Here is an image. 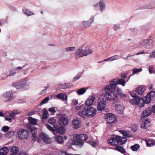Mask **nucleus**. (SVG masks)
<instances>
[{"instance_id": "f257e3e1", "label": "nucleus", "mask_w": 155, "mask_h": 155, "mask_svg": "<svg viewBox=\"0 0 155 155\" xmlns=\"http://www.w3.org/2000/svg\"><path fill=\"white\" fill-rule=\"evenodd\" d=\"M127 140L126 138L119 136H114L112 138L108 139L107 143L112 146H116L118 144L122 145L126 143Z\"/></svg>"}, {"instance_id": "f03ea898", "label": "nucleus", "mask_w": 155, "mask_h": 155, "mask_svg": "<svg viewBox=\"0 0 155 155\" xmlns=\"http://www.w3.org/2000/svg\"><path fill=\"white\" fill-rule=\"evenodd\" d=\"M127 140L126 138L119 136H114L112 138L108 139L107 143L112 146H116L118 144L122 145L126 143Z\"/></svg>"}, {"instance_id": "7ed1b4c3", "label": "nucleus", "mask_w": 155, "mask_h": 155, "mask_svg": "<svg viewBox=\"0 0 155 155\" xmlns=\"http://www.w3.org/2000/svg\"><path fill=\"white\" fill-rule=\"evenodd\" d=\"M105 93L104 94L103 97L106 100L109 101H113L116 100L117 95L114 90H106L104 89Z\"/></svg>"}, {"instance_id": "20e7f679", "label": "nucleus", "mask_w": 155, "mask_h": 155, "mask_svg": "<svg viewBox=\"0 0 155 155\" xmlns=\"http://www.w3.org/2000/svg\"><path fill=\"white\" fill-rule=\"evenodd\" d=\"M104 118L107 123L110 124L111 126H112V124L116 123L117 121L116 117L114 114L110 113L106 114Z\"/></svg>"}, {"instance_id": "39448f33", "label": "nucleus", "mask_w": 155, "mask_h": 155, "mask_svg": "<svg viewBox=\"0 0 155 155\" xmlns=\"http://www.w3.org/2000/svg\"><path fill=\"white\" fill-rule=\"evenodd\" d=\"M76 141L75 144L82 146L83 144V141L87 140V136L84 134H76L75 135Z\"/></svg>"}, {"instance_id": "423d86ee", "label": "nucleus", "mask_w": 155, "mask_h": 155, "mask_svg": "<svg viewBox=\"0 0 155 155\" xmlns=\"http://www.w3.org/2000/svg\"><path fill=\"white\" fill-rule=\"evenodd\" d=\"M107 102L102 97V96L98 99V104L97 106V110L99 111H102L104 110L105 107Z\"/></svg>"}, {"instance_id": "0eeeda50", "label": "nucleus", "mask_w": 155, "mask_h": 155, "mask_svg": "<svg viewBox=\"0 0 155 155\" xmlns=\"http://www.w3.org/2000/svg\"><path fill=\"white\" fill-rule=\"evenodd\" d=\"M85 44H84L82 46L80 47L76 51L74 54V57L76 60H77L79 58L85 56L84 48Z\"/></svg>"}, {"instance_id": "6e6552de", "label": "nucleus", "mask_w": 155, "mask_h": 155, "mask_svg": "<svg viewBox=\"0 0 155 155\" xmlns=\"http://www.w3.org/2000/svg\"><path fill=\"white\" fill-rule=\"evenodd\" d=\"M117 79L115 78L109 81V84L107 85L104 88L106 90H114L116 88L117 84Z\"/></svg>"}, {"instance_id": "1a4fd4ad", "label": "nucleus", "mask_w": 155, "mask_h": 155, "mask_svg": "<svg viewBox=\"0 0 155 155\" xmlns=\"http://www.w3.org/2000/svg\"><path fill=\"white\" fill-rule=\"evenodd\" d=\"M87 117H94L97 112L96 109L92 107H88L86 108Z\"/></svg>"}, {"instance_id": "9d476101", "label": "nucleus", "mask_w": 155, "mask_h": 155, "mask_svg": "<svg viewBox=\"0 0 155 155\" xmlns=\"http://www.w3.org/2000/svg\"><path fill=\"white\" fill-rule=\"evenodd\" d=\"M28 136V131L24 129H20L18 132V137L20 140L26 138Z\"/></svg>"}, {"instance_id": "9b49d317", "label": "nucleus", "mask_w": 155, "mask_h": 155, "mask_svg": "<svg viewBox=\"0 0 155 155\" xmlns=\"http://www.w3.org/2000/svg\"><path fill=\"white\" fill-rule=\"evenodd\" d=\"M153 42V41L151 39L142 40L140 42V46L147 48L148 46L152 45Z\"/></svg>"}, {"instance_id": "f8f14e48", "label": "nucleus", "mask_w": 155, "mask_h": 155, "mask_svg": "<svg viewBox=\"0 0 155 155\" xmlns=\"http://www.w3.org/2000/svg\"><path fill=\"white\" fill-rule=\"evenodd\" d=\"M3 95L4 97L8 98V99L5 101V103L9 102L13 99V93L11 91H8L4 92Z\"/></svg>"}, {"instance_id": "ddd939ff", "label": "nucleus", "mask_w": 155, "mask_h": 155, "mask_svg": "<svg viewBox=\"0 0 155 155\" xmlns=\"http://www.w3.org/2000/svg\"><path fill=\"white\" fill-rule=\"evenodd\" d=\"M84 106L83 105H82L79 106H76L75 107L76 110L79 109L81 108H82L84 109L83 110H80L78 113V114L80 116L83 117H85L86 116L87 117L86 109L85 110L84 109Z\"/></svg>"}, {"instance_id": "4468645a", "label": "nucleus", "mask_w": 155, "mask_h": 155, "mask_svg": "<svg viewBox=\"0 0 155 155\" xmlns=\"http://www.w3.org/2000/svg\"><path fill=\"white\" fill-rule=\"evenodd\" d=\"M39 137L41 139L46 143L48 144L51 142L50 138L45 134L43 133H41Z\"/></svg>"}, {"instance_id": "2eb2a0df", "label": "nucleus", "mask_w": 155, "mask_h": 155, "mask_svg": "<svg viewBox=\"0 0 155 155\" xmlns=\"http://www.w3.org/2000/svg\"><path fill=\"white\" fill-rule=\"evenodd\" d=\"M26 82L25 80H22L17 83H12L13 87L17 89H20L23 87L26 84Z\"/></svg>"}, {"instance_id": "dca6fc26", "label": "nucleus", "mask_w": 155, "mask_h": 155, "mask_svg": "<svg viewBox=\"0 0 155 155\" xmlns=\"http://www.w3.org/2000/svg\"><path fill=\"white\" fill-rule=\"evenodd\" d=\"M59 124L62 125H66L68 123V119L67 117H62L58 120Z\"/></svg>"}, {"instance_id": "f3484780", "label": "nucleus", "mask_w": 155, "mask_h": 155, "mask_svg": "<svg viewBox=\"0 0 155 155\" xmlns=\"http://www.w3.org/2000/svg\"><path fill=\"white\" fill-rule=\"evenodd\" d=\"M137 105H139L140 107H143L144 106V105L147 103L146 102V98L145 100L141 97H137L136 98Z\"/></svg>"}, {"instance_id": "a211bd4d", "label": "nucleus", "mask_w": 155, "mask_h": 155, "mask_svg": "<svg viewBox=\"0 0 155 155\" xmlns=\"http://www.w3.org/2000/svg\"><path fill=\"white\" fill-rule=\"evenodd\" d=\"M155 96V91H151L148 93L146 96L147 103H150L152 98Z\"/></svg>"}, {"instance_id": "6ab92c4d", "label": "nucleus", "mask_w": 155, "mask_h": 155, "mask_svg": "<svg viewBox=\"0 0 155 155\" xmlns=\"http://www.w3.org/2000/svg\"><path fill=\"white\" fill-rule=\"evenodd\" d=\"M72 124L74 128L78 129L81 125V122L79 119H74L72 121Z\"/></svg>"}, {"instance_id": "aec40b11", "label": "nucleus", "mask_w": 155, "mask_h": 155, "mask_svg": "<svg viewBox=\"0 0 155 155\" xmlns=\"http://www.w3.org/2000/svg\"><path fill=\"white\" fill-rule=\"evenodd\" d=\"M95 99V97L94 95H91L89 97L85 102V105L87 106L92 105Z\"/></svg>"}, {"instance_id": "412c9836", "label": "nucleus", "mask_w": 155, "mask_h": 155, "mask_svg": "<svg viewBox=\"0 0 155 155\" xmlns=\"http://www.w3.org/2000/svg\"><path fill=\"white\" fill-rule=\"evenodd\" d=\"M151 113V108L148 107L144 110L141 114V117L142 118L147 117L150 115Z\"/></svg>"}, {"instance_id": "4be33fe9", "label": "nucleus", "mask_w": 155, "mask_h": 155, "mask_svg": "<svg viewBox=\"0 0 155 155\" xmlns=\"http://www.w3.org/2000/svg\"><path fill=\"white\" fill-rule=\"evenodd\" d=\"M150 120L148 119H147L143 121L141 125V127L143 129H147L149 126L150 123Z\"/></svg>"}, {"instance_id": "5701e85b", "label": "nucleus", "mask_w": 155, "mask_h": 155, "mask_svg": "<svg viewBox=\"0 0 155 155\" xmlns=\"http://www.w3.org/2000/svg\"><path fill=\"white\" fill-rule=\"evenodd\" d=\"M124 108L122 105L117 104L115 107V110L119 114H122L123 113Z\"/></svg>"}, {"instance_id": "b1692460", "label": "nucleus", "mask_w": 155, "mask_h": 155, "mask_svg": "<svg viewBox=\"0 0 155 155\" xmlns=\"http://www.w3.org/2000/svg\"><path fill=\"white\" fill-rule=\"evenodd\" d=\"M146 90V88L145 87L140 86L136 88L135 92L138 94L140 95L143 94Z\"/></svg>"}, {"instance_id": "393cba45", "label": "nucleus", "mask_w": 155, "mask_h": 155, "mask_svg": "<svg viewBox=\"0 0 155 155\" xmlns=\"http://www.w3.org/2000/svg\"><path fill=\"white\" fill-rule=\"evenodd\" d=\"M99 5V9L101 12L104 11L105 9L106 5L104 1L103 0H101L98 3Z\"/></svg>"}, {"instance_id": "a878e982", "label": "nucleus", "mask_w": 155, "mask_h": 155, "mask_svg": "<svg viewBox=\"0 0 155 155\" xmlns=\"http://www.w3.org/2000/svg\"><path fill=\"white\" fill-rule=\"evenodd\" d=\"M94 20V18L92 17L90 19L89 21H84L83 22L84 26L85 27H89L93 23Z\"/></svg>"}, {"instance_id": "bb28decb", "label": "nucleus", "mask_w": 155, "mask_h": 155, "mask_svg": "<svg viewBox=\"0 0 155 155\" xmlns=\"http://www.w3.org/2000/svg\"><path fill=\"white\" fill-rule=\"evenodd\" d=\"M84 55H85V56H87V55L91 54L93 51L91 48H87L85 44V48H84Z\"/></svg>"}, {"instance_id": "cd10ccee", "label": "nucleus", "mask_w": 155, "mask_h": 155, "mask_svg": "<svg viewBox=\"0 0 155 155\" xmlns=\"http://www.w3.org/2000/svg\"><path fill=\"white\" fill-rule=\"evenodd\" d=\"M20 113V111L18 110H15L9 114V116L10 118H15L16 115Z\"/></svg>"}, {"instance_id": "c85d7f7f", "label": "nucleus", "mask_w": 155, "mask_h": 155, "mask_svg": "<svg viewBox=\"0 0 155 155\" xmlns=\"http://www.w3.org/2000/svg\"><path fill=\"white\" fill-rule=\"evenodd\" d=\"M56 97L60 99L63 101H66L67 100L68 97L67 95L63 93H61L57 94Z\"/></svg>"}, {"instance_id": "c756f323", "label": "nucleus", "mask_w": 155, "mask_h": 155, "mask_svg": "<svg viewBox=\"0 0 155 155\" xmlns=\"http://www.w3.org/2000/svg\"><path fill=\"white\" fill-rule=\"evenodd\" d=\"M120 132L125 137L129 138L132 137L131 133L129 131H125L123 130H120Z\"/></svg>"}, {"instance_id": "7c9ffc66", "label": "nucleus", "mask_w": 155, "mask_h": 155, "mask_svg": "<svg viewBox=\"0 0 155 155\" xmlns=\"http://www.w3.org/2000/svg\"><path fill=\"white\" fill-rule=\"evenodd\" d=\"M8 151V150L7 148L4 147L0 149V155H5L7 154Z\"/></svg>"}, {"instance_id": "2f4dec72", "label": "nucleus", "mask_w": 155, "mask_h": 155, "mask_svg": "<svg viewBox=\"0 0 155 155\" xmlns=\"http://www.w3.org/2000/svg\"><path fill=\"white\" fill-rule=\"evenodd\" d=\"M87 89L84 88H82L76 91V92L78 95L84 94L86 91Z\"/></svg>"}, {"instance_id": "473e14b6", "label": "nucleus", "mask_w": 155, "mask_h": 155, "mask_svg": "<svg viewBox=\"0 0 155 155\" xmlns=\"http://www.w3.org/2000/svg\"><path fill=\"white\" fill-rule=\"evenodd\" d=\"M28 120L30 124L36 125L37 123V120L31 117H29Z\"/></svg>"}, {"instance_id": "72a5a7b5", "label": "nucleus", "mask_w": 155, "mask_h": 155, "mask_svg": "<svg viewBox=\"0 0 155 155\" xmlns=\"http://www.w3.org/2000/svg\"><path fill=\"white\" fill-rule=\"evenodd\" d=\"M115 149L120 152L122 153H126V151L124 148L120 146H117L115 147Z\"/></svg>"}, {"instance_id": "f704fd0d", "label": "nucleus", "mask_w": 155, "mask_h": 155, "mask_svg": "<svg viewBox=\"0 0 155 155\" xmlns=\"http://www.w3.org/2000/svg\"><path fill=\"white\" fill-rule=\"evenodd\" d=\"M56 141L59 143L62 144L63 142V137L61 136H57L55 137Z\"/></svg>"}, {"instance_id": "c9c22d12", "label": "nucleus", "mask_w": 155, "mask_h": 155, "mask_svg": "<svg viewBox=\"0 0 155 155\" xmlns=\"http://www.w3.org/2000/svg\"><path fill=\"white\" fill-rule=\"evenodd\" d=\"M118 84H120L123 86H124L125 85V80L124 78L117 79Z\"/></svg>"}, {"instance_id": "e433bc0d", "label": "nucleus", "mask_w": 155, "mask_h": 155, "mask_svg": "<svg viewBox=\"0 0 155 155\" xmlns=\"http://www.w3.org/2000/svg\"><path fill=\"white\" fill-rule=\"evenodd\" d=\"M16 73L14 69H12L10 70L9 74L7 75V77H12L14 76Z\"/></svg>"}, {"instance_id": "4c0bfd02", "label": "nucleus", "mask_w": 155, "mask_h": 155, "mask_svg": "<svg viewBox=\"0 0 155 155\" xmlns=\"http://www.w3.org/2000/svg\"><path fill=\"white\" fill-rule=\"evenodd\" d=\"M48 122L52 125L54 126L56 123V121L54 118L52 117L49 119Z\"/></svg>"}, {"instance_id": "58836bf2", "label": "nucleus", "mask_w": 155, "mask_h": 155, "mask_svg": "<svg viewBox=\"0 0 155 155\" xmlns=\"http://www.w3.org/2000/svg\"><path fill=\"white\" fill-rule=\"evenodd\" d=\"M23 12L24 14L28 16H29L34 15L33 12L29 11L28 9H24L23 10Z\"/></svg>"}, {"instance_id": "ea45409f", "label": "nucleus", "mask_w": 155, "mask_h": 155, "mask_svg": "<svg viewBox=\"0 0 155 155\" xmlns=\"http://www.w3.org/2000/svg\"><path fill=\"white\" fill-rule=\"evenodd\" d=\"M117 93L118 95L121 97H126V95L123 94L122 90L120 88H117Z\"/></svg>"}, {"instance_id": "a19ab883", "label": "nucleus", "mask_w": 155, "mask_h": 155, "mask_svg": "<svg viewBox=\"0 0 155 155\" xmlns=\"http://www.w3.org/2000/svg\"><path fill=\"white\" fill-rule=\"evenodd\" d=\"M76 49L75 47H68L65 48V51L67 52H71L74 51Z\"/></svg>"}, {"instance_id": "79ce46f5", "label": "nucleus", "mask_w": 155, "mask_h": 155, "mask_svg": "<svg viewBox=\"0 0 155 155\" xmlns=\"http://www.w3.org/2000/svg\"><path fill=\"white\" fill-rule=\"evenodd\" d=\"M19 151L18 148L16 147H11V152L14 153L16 154Z\"/></svg>"}, {"instance_id": "37998d69", "label": "nucleus", "mask_w": 155, "mask_h": 155, "mask_svg": "<svg viewBox=\"0 0 155 155\" xmlns=\"http://www.w3.org/2000/svg\"><path fill=\"white\" fill-rule=\"evenodd\" d=\"M140 148V146L138 144H135L131 147V149L133 151H136Z\"/></svg>"}, {"instance_id": "c03bdc74", "label": "nucleus", "mask_w": 155, "mask_h": 155, "mask_svg": "<svg viewBox=\"0 0 155 155\" xmlns=\"http://www.w3.org/2000/svg\"><path fill=\"white\" fill-rule=\"evenodd\" d=\"M14 134V132L13 130H10L8 131L6 134V136L8 138H10L13 136Z\"/></svg>"}, {"instance_id": "a18cd8bd", "label": "nucleus", "mask_w": 155, "mask_h": 155, "mask_svg": "<svg viewBox=\"0 0 155 155\" xmlns=\"http://www.w3.org/2000/svg\"><path fill=\"white\" fill-rule=\"evenodd\" d=\"M42 116L44 119H46L48 117V113L46 110H45L43 111Z\"/></svg>"}, {"instance_id": "49530a36", "label": "nucleus", "mask_w": 155, "mask_h": 155, "mask_svg": "<svg viewBox=\"0 0 155 155\" xmlns=\"http://www.w3.org/2000/svg\"><path fill=\"white\" fill-rule=\"evenodd\" d=\"M142 71L141 68L137 69L136 68H134L133 70V74H137L139 72H140Z\"/></svg>"}, {"instance_id": "de8ad7c7", "label": "nucleus", "mask_w": 155, "mask_h": 155, "mask_svg": "<svg viewBox=\"0 0 155 155\" xmlns=\"http://www.w3.org/2000/svg\"><path fill=\"white\" fill-rule=\"evenodd\" d=\"M49 100V97H47L44 99L43 100L41 101L40 104V106H41L42 105L47 103L48 100Z\"/></svg>"}, {"instance_id": "09e8293b", "label": "nucleus", "mask_w": 155, "mask_h": 155, "mask_svg": "<svg viewBox=\"0 0 155 155\" xmlns=\"http://www.w3.org/2000/svg\"><path fill=\"white\" fill-rule=\"evenodd\" d=\"M57 128L58 129V131L60 134H64V127H60L59 128L58 127Z\"/></svg>"}, {"instance_id": "8fccbe9b", "label": "nucleus", "mask_w": 155, "mask_h": 155, "mask_svg": "<svg viewBox=\"0 0 155 155\" xmlns=\"http://www.w3.org/2000/svg\"><path fill=\"white\" fill-rule=\"evenodd\" d=\"M32 134V140H35L37 138V135L35 131L32 130L31 131Z\"/></svg>"}, {"instance_id": "3c124183", "label": "nucleus", "mask_w": 155, "mask_h": 155, "mask_svg": "<svg viewBox=\"0 0 155 155\" xmlns=\"http://www.w3.org/2000/svg\"><path fill=\"white\" fill-rule=\"evenodd\" d=\"M9 128L10 127H9L5 126L2 128L1 130L4 132H5L8 130Z\"/></svg>"}, {"instance_id": "603ef678", "label": "nucleus", "mask_w": 155, "mask_h": 155, "mask_svg": "<svg viewBox=\"0 0 155 155\" xmlns=\"http://www.w3.org/2000/svg\"><path fill=\"white\" fill-rule=\"evenodd\" d=\"M111 61H113L115 60H117L119 59V56L118 55H115L111 57Z\"/></svg>"}, {"instance_id": "864d4df0", "label": "nucleus", "mask_w": 155, "mask_h": 155, "mask_svg": "<svg viewBox=\"0 0 155 155\" xmlns=\"http://www.w3.org/2000/svg\"><path fill=\"white\" fill-rule=\"evenodd\" d=\"M25 67V65H24L23 67L18 66L16 67H15L14 68L16 72H19L20 71L22 70L23 68Z\"/></svg>"}, {"instance_id": "5fc2aeb1", "label": "nucleus", "mask_w": 155, "mask_h": 155, "mask_svg": "<svg viewBox=\"0 0 155 155\" xmlns=\"http://www.w3.org/2000/svg\"><path fill=\"white\" fill-rule=\"evenodd\" d=\"M146 144L148 147L153 146L154 144L153 141L150 140H148L146 142Z\"/></svg>"}, {"instance_id": "6e6d98bb", "label": "nucleus", "mask_w": 155, "mask_h": 155, "mask_svg": "<svg viewBox=\"0 0 155 155\" xmlns=\"http://www.w3.org/2000/svg\"><path fill=\"white\" fill-rule=\"evenodd\" d=\"M149 71L150 74H152L154 71L153 67L152 65L150 66L149 67Z\"/></svg>"}, {"instance_id": "4d7b16f0", "label": "nucleus", "mask_w": 155, "mask_h": 155, "mask_svg": "<svg viewBox=\"0 0 155 155\" xmlns=\"http://www.w3.org/2000/svg\"><path fill=\"white\" fill-rule=\"evenodd\" d=\"M68 84H66V83L63 84H60L59 85L60 88L63 89H66L67 88L66 85H68Z\"/></svg>"}, {"instance_id": "13d9d810", "label": "nucleus", "mask_w": 155, "mask_h": 155, "mask_svg": "<svg viewBox=\"0 0 155 155\" xmlns=\"http://www.w3.org/2000/svg\"><path fill=\"white\" fill-rule=\"evenodd\" d=\"M155 58V51H153L151 52L149 55V58Z\"/></svg>"}, {"instance_id": "bf43d9fd", "label": "nucleus", "mask_w": 155, "mask_h": 155, "mask_svg": "<svg viewBox=\"0 0 155 155\" xmlns=\"http://www.w3.org/2000/svg\"><path fill=\"white\" fill-rule=\"evenodd\" d=\"M130 102L132 104L137 105L136 98L135 99H132L130 101Z\"/></svg>"}, {"instance_id": "052dcab7", "label": "nucleus", "mask_w": 155, "mask_h": 155, "mask_svg": "<svg viewBox=\"0 0 155 155\" xmlns=\"http://www.w3.org/2000/svg\"><path fill=\"white\" fill-rule=\"evenodd\" d=\"M48 111L51 113H55L56 112V110L55 109V108L54 107H52L51 108H49L48 110Z\"/></svg>"}, {"instance_id": "680f3d73", "label": "nucleus", "mask_w": 155, "mask_h": 155, "mask_svg": "<svg viewBox=\"0 0 155 155\" xmlns=\"http://www.w3.org/2000/svg\"><path fill=\"white\" fill-rule=\"evenodd\" d=\"M113 28L116 31L120 28L119 25L118 24H115L114 25Z\"/></svg>"}, {"instance_id": "e2e57ef3", "label": "nucleus", "mask_w": 155, "mask_h": 155, "mask_svg": "<svg viewBox=\"0 0 155 155\" xmlns=\"http://www.w3.org/2000/svg\"><path fill=\"white\" fill-rule=\"evenodd\" d=\"M89 144L93 147H94L96 145V143L94 141L88 142Z\"/></svg>"}, {"instance_id": "0e129e2a", "label": "nucleus", "mask_w": 155, "mask_h": 155, "mask_svg": "<svg viewBox=\"0 0 155 155\" xmlns=\"http://www.w3.org/2000/svg\"><path fill=\"white\" fill-rule=\"evenodd\" d=\"M78 104V101L77 100L74 99L72 100V105L76 106Z\"/></svg>"}, {"instance_id": "69168bd1", "label": "nucleus", "mask_w": 155, "mask_h": 155, "mask_svg": "<svg viewBox=\"0 0 155 155\" xmlns=\"http://www.w3.org/2000/svg\"><path fill=\"white\" fill-rule=\"evenodd\" d=\"M46 127L47 128L50 130L51 131L52 130H53V128L50 125L48 124H46L45 125Z\"/></svg>"}, {"instance_id": "338daca9", "label": "nucleus", "mask_w": 155, "mask_h": 155, "mask_svg": "<svg viewBox=\"0 0 155 155\" xmlns=\"http://www.w3.org/2000/svg\"><path fill=\"white\" fill-rule=\"evenodd\" d=\"M67 153L66 151H62L58 153V155H67Z\"/></svg>"}, {"instance_id": "774afa93", "label": "nucleus", "mask_w": 155, "mask_h": 155, "mask_svg": "<svg viewBox=\"0 0 155 155\" xmlns=\"http://www.w3.org/2000/svg\"><path fill=\"white\" fill-rule=\"evenodd\" d=\"M81 76L80 74H78L74 78V80H76L80 78L81 77Z\"/></svg>"}]
</instances>
